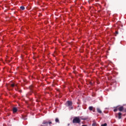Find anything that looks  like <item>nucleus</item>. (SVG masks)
<instances>
[{
  "instance_id": "obj_16",
  "label": "nucleus",
  "mask_w": 126,
  "mask_h": 126,
  "mask_svg": "<svg viewBox=\"0 0 126 126\" xmlns=\"http://www.w3.org/2000/svg\"><path fill=\"white\" fill-rule=\"evenodd\" d=\"M90 85H93V83H92V82H90Z\"/></svg>"
},
{
  "instance_id": "obj_4",
  "label": "nucleus",
  "mask_w": 126,
  "mask_h": 126,
  "mask_svg": "<svg viewBox=\"0 0 126 126\" xmlns=\"http://www.w3.org/2000/svg\"><path fill=\"white\" fill-rule=\"evenodd\" d=\"M42 125L41 126H48V125H52V122L49 121L47 122L46 121H43L42 123Z\"/></svg>"
},
{
  "instance_id": "obj_11",
  "label": "nucleus",
  "mask_w": 126,
  "mask_h": 126,
  "mask_svg": "<svg viewBox=\"0 0 126 126\" xmlns=\"http://www.w3.org/2000/svg\"><path fill=\"white\" fill-rule=\"evenodd\" d=\"M30 89L31 90L32 92H33V86H30Z\"/></svg>"
},
{
  "instance_id": "obj_8",
  "label": "nucleus",
  "mask_w": 126,
  "mask_h": 126,
  "mask_svg": "<svg viewBox=\"0 0 126 126\" xmlns=\"http://www.w3.org/2000/svg\"><path fill=\"white\" fill-rule=\"evenodd\" d=\"M96 111L97 113H99V114H102V111L101 110V109H100V108H96Z\"/></svg>"
},
{
  "instance_id": "obj_18",
  "label": "nucleus",
  "mask_w": 126,
  "mask_h": 126,
  "mask_svg": "<svg viewBox=\"0 0 126 126\" xmlns=\"http://www.w3.org/2000/svg\"><path fill=\"white\" fill-rule=\"evenodd\" d=\"M24 120H27V119H26V118H24Z\"/></svg>"
},
{
  "instance_id": "obj_17",
  "label": "nucleus",
  "mask_w": 126,
  "mask_h": 126,
  "mask_svg": "<svg viewBox=\"0 0 126 126\" xmlns=\"http://www.w3.org/2000/svg\"><path fill=\"white\" fill-rule=\"evenodd\" d=\"M19 92L22 93V91L21 90H18Z\"/></svg>"
},
{
  "instance_id": "obj_2",
  "label": "nucleus",
  "mask_w": 126,
  "mask_h": 126,
  "mask_svg": "<svg viewBox=\"0 0 126 126\" xmlns=\"http://www.w3.org/2000/svg\"><path fill=\"white\" fill-rule=\"evenodd\" d=\"M66 106L69 107V110H72L73 109V107H72V102L69 100H68L66 102Z\"/></svg>"
},
{
  "instance_id": "obj_7",
  "label": "nucleus",
  "mask_w": 126,
  "mask_h": 126,
  "mask_svg": "<svg viewBox=\"0 0 126 126\" xmlns=\"http://www.w3.org/2000/svg\"><path fill=\"white\" fill-rule=\"evenodd\" d=\"M118 115V119L119 120H121V119H122V113L119 112Z\"/></svg>"
},
{
  "instance_id": "obj_9",
  "label": "nucleus",
  "mask_w": 126,
  "mask_h": 126,
  "mask_svg": "<svg viewBox=\"0 0 126 126\" xmlns=\"http://www.w3.org/2000/svg\"><path fill=\"white\" fill-rule=\"evenodd\" d=\"M55 122H56V123L60 124V120L59 119V118H56Z\"/></svg>"
},
{
  "instance_id": "obj_13",
  "label": "nucleus",
  "mask_w": 126,
  "mask_h": 126,
  "mask_svg": "<svg viewBox=\"0 0 126 126\" xmlns=\"http://www.w3.org/2000/svg\"><path fill=\"white\" fill-rule=\"evenodd\" d=\"M92 126H96V122H93Z\"/></svg>"
},
{
  "instance_id": "obj_5",
  "label": "nucleus",
  "mask_w": 126,
  "mask_h": 126,
  "mask_svg": "<svg viewBox=\"0 0 126 126\" xmlns=\"http://www.w3.org/2000/svg\"><path fill=\"white\" fill-rule=\"evenodd\" d=\"M118 110L120 112H123H123H124V111L125 109H124V106H121V107H118Z\"/></svg>"
},
{
  "instance_id": "obj_6",
  "label": "nucleus",
  "mask_w": 126,
  "mask_h": 126,
  "mask_svg": "<svg viewBox=\"0 0 126 126\" xmlns=\"http://www.w3.org/2000/svg\"><path fill=\"white\" fill-rule=\"evenodd\" d=\"M18 111V109H17V108L16 107H13V113H16Z\"/></svg>"
},
{
  "instance_id": "obj_1",
  "label": "nucleus",
  "mask_w": 126,
  "mask_h": 126,
  "mask_svg": "<svg viewBox=\"0 0 126 126\" xmlns=\"http://www.w3.org/2000/svg\"><path fill=\"white\" fill-rule=\"evenodd\" d=\"M80 122H81V120L79 117H74L72 121L73 124H80Z\"/></svg>"
},
{
  "instance_id": "obj_3",
  "label": "nucleus",
  "mask_w": 126,
  "mask_h": 126,
  "mask_svg": "<svg viewBox=\"0 0 126 126\" xmlns=\"http://www.w3.org/2000/svg\"><path fill=\"white\" fill-rule=\"evenodd\" d=\"M15 86L17 87V85H16L14 83L10 84L9 86H8V88L9 90H12V88H13V87H15Z\"/></svg>"
},
{
  "instance_id": "obj_19",
  "label": "nucleus",
  "mask_w": 126,
  "mask_h": 126,
  "mask_svg": "<svg viewBox=\"0 0 126 126\" xmlns=\"http://www.w3.org/2000/svg\"><path fill=\"white\" fill-rule=\"evenodd\" d=\"M116 33L118 34V32H116Z\"/></svg>"
},
{
  "instance_id": "obj_12",
  "label": "nucleus",
  "mask_w": 126,
  "mask_h": 126,
  "mask_svg": "<svg viewBox=\"0 0 126 126\" xmlns=\"http://www.w3.org/2000/svg\"><path fill=\"white\" fill-rule=\"evenodd\" d=\"M89 110H90V111H93V106H90V107H89Z\"/></svg>"
},
{
  "instance_id": "obj_14",
  "label": "nucleus",
  "mask_w": 126,
  "mask_h": 126,
  "mask_svg": "<svg viewBox=\"0 0 126 126\" xmlns=\"http://www.w3.org/2000/svg\"><path fill=\"white\" fill-rule=\"evenodd\" d=\"M101 126H107V124H106V123H105V124H102V125H101Z\"/></svg>"
},
{
  "instance_id": "obj_15",
  "label": "nucleus",
  "mask_w": 126,
  "mask_h": 126,
  "mask_svg": "<svg viewBox=\"0 0 126 126\" xmlns=\"http://www.w3.org/2000/svg\"><path fill=\"white\" fill-rule=\"evenodd\" d=\"M118 109L116 108L115 109H114V112H117L118 111Z\"/></svg>"
},
{
  "instance_id": "obj_10",
  "label": "nucleus",
  "mask_w": 126,
  "mask_h": 126,
  "mask_svg": "<svg viewBox=\"0 0 126 126\" xmlns=\"http://www.w3.org/2000/svg\"><path fill=\"white\" fill-rule=\"evenodd\" d=\"M20 9H21V10H24V9H25V7L22 6L20 7Z\"/></svg>"
}]
</instances>
